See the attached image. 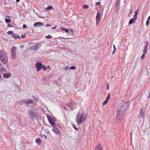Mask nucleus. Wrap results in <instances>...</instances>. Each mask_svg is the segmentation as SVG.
Wrapping results in <instances>:
<instances>
[{
	"label": "nucleus",
	"instance_id": "nucleus-52",
	"mask_svg": "<svg viewBox=\"0 0 150 150\" xmlns=\"http://www.w3.org/2000/svg\"><path fill=\"white\" fill-rule=\"evenodd\" d=\"M56 28V27L55 26V27H53L52 28V29L53 30V29H55Z\"/></svg>",
	"mask_w": 150,
	"mask_h": 150
},
{
	"label": "nucleus",
	"instance_id": "nucleus-47",
	"mask_svg": "<svg viewBox=\"0 0 150 150\" xmlns=\"http://www.w3.org/2000/svg\"><path fill=\"white\" fill-rule=\"evenodd\" d=\"M67 105H68L69 107H71V105L70 103H67Z\"/></svg>",
	"mask_w": 150,
	"mask_h": 150
},
{
	"label": "nucleus",
	"instance_id": "nucleus-31",
	"mask_svg": "<svg viewBox=\"0 0 150 150\" xmlns=\"http://www.w3.org/2000/svg\"><path fill=\"white\" fill-rule=\"evenodd\" d=\"M113 47H114V50L112 53V54H114L115 53V50H116V48L115 47V45H113Z\"/></svg>",
	"mask_w": 150,
	"mask_h": 150
},
{
	"label": "nucleus",
	"instance_id": "nucleus-62",
	"mask_svg": "<svg viewBox=\"0 0 150 150\" xmlns=\"http://www.w3.org/2000/svg\"><path fill=\"white\" fill-rule=\"evenodd\" d=\"M8 67V65H7L6 67H6Z\"/></svg>",
	"mask_w": 150,
	"mask_h": 150
},
{
	"label": "nucleus",
	"instance_id": "nucleus-55",
	"mask_svg": "<svg viewBox=\"0 0 150 150\" xmlns=\"http://www.w3.org/2000/svg\"><path fill=\"white\" fill-rule=\"evenodd\" d=\"M23 46H24L23 45H20V47L21 48H23Z\"/></svg>",
	"mask_w": 150,
	"mask_h": 150
},
{
	"label": "nucleus",
	"instance_id": "nucleus-24",
	"mask_svg": "<svg viewBox=\"0 0 150 150\" xmlns=\"http://www.w3.org/2000/svg\"><path fill=\"white\" fill-rule=\"evenodd\" d=\"M148 47L145 46L143 50V53L144 54H146L147 52Z\"/></svg>",
	"mask_w": 150,
	"mask_h": 150
},
{
	"label": "nucleus",
	"instance_id": "nucleus-32",
	"mask_svg": "<svg viewBox=\"0 0 150 150\" xmlns=\"http://www.w3.org/2000/svg\"><path fill=\"white\" fill-rule=\"evenodd\" d=\"M88 6L87 5H84L83 6V8L84 9H86L88 8Z\"/></svg>",
	"mask_w": 150,
	"mask_h": 150
},
{
	"label": "nucleus",
	"instance_id": "nucleus-19",
	"mask_svg": "<svg viewBox=\"0 0 150 150\" xmlns=\"http://www.w3.org/2000/svg\"><path fill=\"white\" fill-rule=\"evenodd\" d=\"M13 36H12V37H13L15 39H16L18 38H20V36H19L18 35H16L14 33V35Z\"/></svg>",
	"mask_w": 150,
	"mask_h": 150
},
{
	"label": "nucleus",
	"instance_id": "nucleus-3",
	"mask_svg": "<svg viewBox=\"0 0 150 150\" xmlns=\"http://www.w3.org/2000/svg\"><path fill=\"white\" fill-rule=\"evenodd\" d=\"M0 61L3 64H6L8 62L6 53L3 50L0 51Z\"/></svg>",
	"mask_w": 150,
	"mask_h": 150
},
{
	"label": "nucleus",
	"instance_id": "nucleus-7",
	"mask_svg": "<svg viewBox=\"0 0 150 150\" xmlns=\"http://www.w3.org/2000/svg\"><path fill=\"white\" fill-rule=\"evenodd\" d=\"M54 128L52 129V130L55 133L58 134H60L61 133V132L59 130L57 127H54Z\"/></svg>",
	"mask_w": 150,
	"mask_h": 150
},
{
	"label": "nucleus",
	"instance_id": "nucleus-43",
	"mask_svg": "<svg viewBox=\"0 0 150 150\" xmlns=\"http://www.w3.org/2000/svg\"><path fill=\"white\" fill-rule=\"evenodd\" d=\"M100 4V2H97L96 4V6H98Z\"/></svg>",
	"mask_w": 150,
	"mask_h": 150
},
{
	"label": "nucleus",
	"instance_id": "nucleus-18",
	"mask_svg": "<svg viewBox=\"0 0 150 150\" xmlns=\"http://www.w3.org/2000/svg\"><path fill=\"white\" fill-rule=\"evenodd\" d=\"M33 100L30 99H27L26 101V104L28 105L30 103H33Z\"/></svg>",
	"mask_w": 150,
	"mask_h": 150
},
{
	"label": "nucleus",
	"instance_id": "nucleus-1",
	"mask_svg": "<svg viewBox=\"0 0 150 150\" xmlns=\"http://www.w3.org/2000/svg\"><path fill=\"white\" fill-rule=\"evenodd\" d=\"M129 103L127 102H123L118 105L117 109L116 119L119 121L122 118V114L127 109Z\"/></svg>",
	"mask_w": 150,
	"mask_h": 150
},
{
	"label": "nucleus",
	"instance_id": "nucleus-27",
	"mask_svg": "<svg viewBox=\"0 0 150 150\" xmlns=\"http://www.w3.org/2000/svg\"><path fill=\"white\" fill-rule=\"evenodd\" d=\"M110 94L109 93H108V95L107 98H106L105 100H107V101H108L110 98Z\"/></svg>",
	"mask_w": 150,
	"mask_h": 150
},
{
	"label": "nucleus",
	"instance_id": "nucleus-39",
	"mask_svg": "<svg viewBox=\"0 0 150 150\" xmlns=\"http://www.w3.org/2000/svg\"><path fill=\"white\" fill-rule=\"evenodd\" d=\"M42 68H43V69H44V70H45V71L46 70V69H47V68L43 65V66H42Z\"/></svg>",
	"mask_w": 150,
	"mask_h": 150
},
{
	"label": "nucleus",
	"instance_id": "nucleus-40",
	"mask_svg": "<svg viewBox=\"0 0 150 150\" xmlns=\"http://www.w3.org/2000/svg\"><path fill=\"white\" fill-rule=\"evenodd\" d=\"M149 20L147 19L146 22V26L148 25H149Z\"/></svg>",
	"mask_w": 150,
	"mask_h": 150
},
{
	"label": "nucleus",
	"instance_id": "nucleus-8",
	"mask_svg": "<svg viewBox=\"0 0 150 150\" xmlns=\"http://www.w3.org/2000/svg\"><path fill=\"white\" fill-rule=\"evenodd\" d=\"M48 121L50 124L53 127H55V123L53 120L51 118L48 117Z\"/></svg>",
	"mask_w": 150,
	"mask_h": 150
},
{
	"label": "nucleus",
	"instance_id": "nucleus-59",
	"mask_svg": "<svg viewBox=\"0 0 150 150\" xmlns=\"http://www.w3.org/2000/svg\"><path fill=\"white\" fill-rule=\"evenodd\" d=\"M47 133H48V134H49L50 133V131L48 130V132H47Z\"/></svg>",
	"mask_w": 150,
	"mask_h": 150
},
{
	"label": "nucleus",
	"instance_id": "nucleus-30",
	"mask_svg": "<svg viewBox=\"0 0 150 150\" xmlns=\"http://www.w3.org/2000/svg\"><path fill=\"white\" fill-rule=\"evenodd\" d=\"M52 36H51L50 35H48L46 36H45V38H47V39L51 38H52Z\"/></svg>",
	"mask_w": 150,
	"mask_h": 150
},
{
	"label": "nucleus",
	"instance_id": "nucleus-60",
	"mask_svg": "<svg viewBox=\"0 0 150 150\" xmlns=\"http://www.w3.org/2000/svg\"><path fill=\"white\" fill-rule=\"evenodd\" d=\"M132 10H131L129 12V13H132Z\"/></svg>",
	"mask_w": 150,
	"mask_h": 150
},
{
	"label": "nucleus",
	"instance_id": "nucleus-5",
	"mask_svg": "<svg viewBox=\"0 0 150 150\" xmlns=\"http://www.w3.org/2000/svg\"><path fill=\"white\" fill-rule=\"evenodd\" d=\"M28 114L31 117V118L38 116L37 113L35 112L33 110L29 109L28 112Z\"/></svg>",
	"mask_w": 150,
	"mask_h": 150
},
{
	"label": "nucleus",
	"instance_id": "nucleus-36",
	"mask_svg": "<svg viewBox=\"0 0 150 150\" xmlns=\"http://www.w3.org/2000/svg\"><path fill=\"white\" fill-rule=\"evenodd\" d=\"M139 9H137V10H136V11H135V15H137V16L138 15V13H139Z\"/></svg>",
	"mask_w": 150,
	"mask_h": 150
},
{
	"label": "nucleus",
	"instance_id": "nucleus-22",
	"mask_svg": "<svg viewBox=\"0 0 150 150\" xmlns=\"http://www.w3.org/2000/svg\"><path fill=\"white\" fill-rule=\"evenodd\" d=\"M53 8V7L52 6H49L47 7H46L45 8V10L46 11H48L50 9H52Z\"/></svg>",
	"mask_w": 150,
	"mask_h": 150
},
{
	"label": "nucleus",
	"instance_id": "nucleus-48",
	"mask_svg": "<svg viewBox=\"0 0 150 150\" xmlns=\"http://www.w3.org/2000/svg\"><path fill=\"white\" fill-rule=\"evenodd\" d=\"M2 64H1L0 63V69H2Z\"/></svg>",
	"mask_w": 150,
	"mask_h": 150
},
{
	"label": "nucleus",
	"instance_id": "nucleus-17",
	"mask_svg": "<svg viewBox=\"0 0 150 150\" xmlns=\"http://www.w3.org/2000/svg\"><path fill=\"white\" fill-rule=\"evenodd\" d=\"M136 20H135L134 18H132L131 19L129 22V24H130L133 23L135 22L136 21Z\"/></svg>",
	"mask_w": 150,
	"mask_h": 150
},
{
	"label": "nucleus",
	"instance_id": "nucleus-64",
	"mask_svg": "<svg viewBox=\"0 0 150 150\" xmlns=\"http://www.w3.org/2000/svg\"><path fill=\"white\" fill-rule=\"evenodd\" d=\"M30 44H31V43H28V44H29V45H30Z\"/></svg>",
	"mask_w": 150,
	"mask_h": 150
},
{
	"label": "nucleus",
	"instance_id": "nucleus-37",
	"mask_svg": "<svg viewBox=\"0 0 150 150\" xmlns=\"http://www.w3.org/2000/svg\"><path fill=\"white\" fill-rule=\"evenodd\" d=\"M146 54H144V53L142 54V55L141 57V59H144L145 57V55Z\"/></svg>",
	"mask_w": 150,
	"mask_h": 150
},
{
	"label": "nucleus",
	"instance_id": "nucleus-10",
	"mask_svg": "<svg viewBox=\"0 0 150 150\" xmlns=\"http://www.w3.org/2000/svg\"><path fill=\"white\" fill-rule=\"evenodd\" d=\"M145 114L144 113V111L143 110V109L142 108H141V111L140 112V113L139 115V116L141 117L142 118H143L144 117Z\"/></svg>",
	"mask_w": 150,
	"mask_h": 150
},
{
	"label": "nucleus",
	"instance_id": "nucleus-9",
	"mask_svg": "<svg viewBox=\"0 0 150 150\" xmlns=\"http://www.w3.org/2000/svg\"><path fill=\"white\" fill-rule=\"evenodd\" d=\"M39 44L38 43L35 45L33 46H32V47H31L30 49V50H36L38 49L39 47Z\"/></svg>",
	"mask_w": 150,
	"mask_h": 150
},
{
	"label": "nucleus",
	"instance_id": "nucleus-33",
	"mask_svg": "<svg viewBox=\"0 0 150 150\" xmlns=\"http://www.w3.org/2000/svg\"><path fill=\"white\" fill-rule=\"evenodd\" d=\"M69 69V67L68 66H67V67H65L64 68V70H68Z\"/></svg>",
	"mask_w": 150,
	"mask_h": 150
},
{
	"label": "nucleus",
	"instance_id": "nucleus-6",
	"mask_svg": "<svg viewBox=\"0 0 150 150\" xmlns=\"http://www.w3.org/2000/svg\"><path fill=\"white\" fill-rule=\"evenodd\" d=\"M43 65L40 62H37L35 64V67L38 71H39L42 69V67Z\"/></svg>",
	"mask_w": 150,
	"mask_h": 150
},
{
	"label": "nucleus",
	"instance_id": "nucleus-34",
	"mask_svg": "<svg viewBox=\"0 0 150 150\" xmlns=\"http://www.w3.org/2000/svg\"><path fill=\"white\" fill-rule=\"evenodd\" d=\"M148 41L147 40H146L145 42V43L146 44L145 46L147 47H148Z\"/></svg>",
	"mask_w": 150,
	"mask_h": 150
},
{
	"label": "nucleus",
	"instance_id": "nucleus-63",
	"mask_svg": "<svg viewBox=\"0 0 150 150\" xmlns=\"http://www.w3.org/2000/svg\"><path fill=\"white\" fill-rule=\"evenodd\" d=\"M64 109H67H67L66 108V107H64Z\"/></svg>",
	"mask_w": 150,
	"mask_h": 150
},
{
	"label": "nucleus",
	"instance_id": "nucleus-21",
	"mask_svg": "<svg viewBox=\"0 0 150 150\" xmlns=\"http://www.w3.org/2000/svg\"><path fill=\"white\" fill-rule=\"evenodd\" d=\"M61 30L62 31H64L66 33H68L69 32V30L68 29L62 28L61 29Z\"/></svg>",
	"mask_w": 150,
	"mask_h": 150
},
{
	"label": "nucleus",
	"instance_id": "nucleus-45",
	"mask_svg": "<svg viewBox=\"0 0 150 150\" xmlns=\"http://www.w3.org/2000/svg\"><path fill=\"white\" fill-rule=\"evenodd\" d=\"M23 27L24 28H27V26L25 24H23Z\"/></svg>",
	"mask_w": 150,
	"mask_h": 150
},
{
	"label": "nucleus",
	"instance_id": "nucleus-35",
	"mask_svg": "<svg viewBox=\"0 0 150 150\" xmlns=\"http://www.w3.org/2000/svg\"><path fill=\"white\" fill-rule=\"evenodd\" d=\"M32 97L33 98H34L35 99V100L36 101V102L38 101V98L35 97V96H32Z\"/></svg>",
	"mask_w": 150,
	"mask_h": 150
},
{
	"label": "nucleus",
	"instance_id": "nucleus-56",
	"mask_svg": "<svg viewBox=\"0 0 150 150\" xmlns=\"http://www.w3.org/2000/svg\"><path fill=\"white\" fill-rule=\"evenodd\" d=\"M148 20H150V16H149L148 18Z\"/></svg>",
	"mask_w": 150,
	"mask_h": 150
},
{
	"label": "nucleus",
	"instance_id": "nucleus-38",
	"mask_svg": "<svg viewBox=\"0 0 150 150\" xmlns=\"http://www.w3.org/2000/svg\"><path fill=\"white\" fill-rule=\"evenodd\" d=\"M100 21V20H96V24L97 25L99 24V22Z\"/></svg>",
	"mask_w": 150,
	"mask_h": 150
},
{
	"label": "nucleus",
	"instance_id": "nucleus-2",
	"mask_svg": "<svg viewBox=\"0 0 150 150\" xmlns=\"http://www.w3.org/2000/svg\"><path fill=\"white\" fill-rule=\"evenodd\" d=\"M86 118V117L83 114V113L81 114L79 112L77 115L76 120L78 125H79L85 120Z\"/></svg>",
	"mask_w": 150,
	"mask_h": 150
},
{
	"label": "nucleus",
	"instance_id": "nucleus-53",
	"mask_svg": "<svg viewBox=\"0 0 150 150\" xmlns=\"http://www.w3.org/2000/svg\"><path fill=\"white\" fill-rule=\"evenodd\" d=\"M20 0H16V2L18 3L20 1Z\"/></svg>",
	"mask_w": 150,
	"mask_h": 150
},
{
	"label": "nucleus",
	"instance_id": "nucleus-23",
	"mask_svg": "<svg viewBox=\"0 0 150 150\" xmlns=\"http://www.w3.org/2000/svg\"><path fill=\"white\" fill-rule=\"evenodd\" d=\"M7 34L8 35H11L12 37L13 36L14 33L12 31H9L7 33Z\"/></svg>",
	"mask_w": 150,
	"mask_h": 150
},
{
	"label": "nucleus",
	"instance_id": "nucleus-14",
	"mask_svg": "<svg viewBox=\"0 0 150 150\" xmlns=\"http://www.w3.org/2000/svg\"><path fill=\"white\" fill-rule=\"evenodd\" d=\"M96 20H101L100 14L99 12L97 13Z\"/></svg>",
	"mask_w": 150,
	"mask_h": 150
},
{
	"label": "nucleus",
	"instance_id": "nucleus-29",
	"mask_svg": "<svg viewBox=\"0 0 150 150\" xmlns=\"http://www.w3.org/2000/svg\"><path fill=\"white\" fill-rule=\"evenodd\" d=\"M108 102V101H107V100H105L103 102V103L102 104L103 105H104L106 104H107V103Z\"/></svg>",
	"mask_w": 150,
	"mask_h": 150
},
{
	"label": "nucleus",
	"instance_id": "nucleus-50",
	"mask_svg": "<svg viewBox=\"0 0 150 150\" xmlns=\"http://www.w3.org/2000/svg\"><path fill=\"white\" fill-rule=\"evenodd\" d=\"M107 90H108L109 89V86L108 85L107 86Z\"/></svg>",
	"mask_w": 150,
	"mask_h": 150
},
{
	"label": "nucleus",
	"instance_id": "nucleus-13",
	"mask_svg": "<svg viewBox=\"0 0 150 150\" xmlns=\"http://www.w3.org/2000/svg\"><path fill=\"white\" fill-rule=\"evenodd\" d=\"M96 150H103L102 147L100 144H99L98 145L96 149Z\"/></svg>",
	"mask_w": 150,
	"mask_h": 150
},
{
	"label": "nucleus",
	"instance_id": "nucleus-41",
	"mask_svg": "<svg viewBox=\"0 0 150 150\" xmlns=\"http://www.w3.org/2000/svg\"><path fill=\"white\" fill-rule=\"evenodd\" d=\"M137 15H136L135 14L133 16V18L135 19V20H137Z\"/></svg>",
	"mask_w": 150,
	"mask_h": 150
},
{
	"label": "nucleus",
	"instance_id": "nucleus-61",
	"mask_svg": "<svg viewBox=\"0 0 150 150\" xmlns=\"http://www.w3.org/2000/svg\"><path fill=\"white\" fill-rule=\"evenodd\" d=\"M121 0H117V1H120Z\"/></svg>",
	"mask_w": 150,
	"mask_h": 150
},
{
	"label": "nucleus",
	"instance_id": "nucleus-15",
	"mask_svg": "<svg viewBox=\"0 0 150 150\" xmlns=\"http://www.w3.org/2000/svg\"><path fill=\"white\" fill-rule=\"evenodd\" d=\"M11 76V74L10 73H5L3 74V77L4 78H8Z\"/></svg>",
	"mask_w": 150,
	"mask_h": 150
},
{
	"label": "nucleus",
	"instance_id": "nucleus-28",
	"mask_svg": "<svg viewBox=\"0 0 150 150\" xmlns=\"http://www.w3.org/2000/svg\"><path fill=\"white\" fill-rule=\"evenodd\" d=\"M76 69V67L75 66H72L70 67L69 68V69H73V70H74L75 69Z\"/></svg>",
	"mask_w": 150,
	"mask_h": 150
},
{
	"label": "nucleus",
	"instance_id": "nucleus-12",
	"mask_svg": "<svg viewBox=\"0 0 150 150\" xmlns=\"http://www.w3.org/2000/svg\"><path fill=\"white\" fill-rule=\"evenodd\" d=\"M120 1H117V2L116 5L115 7L116 8V11L117 12L119 11L120 6Z\"/></svg>",
	"mask_w": 150,
	"mask_h": 150
},
{
	"label": "nucleus",
	"instance_id": "nucleus-51",
	"mask_svg": "<svg viewBox=\"0 0 150 150\" xmlns=\"http://www.w3.org/2000/svg\"><path fill=\"white\" fill-rule=\"evenodd\" d=\"M8 27H11L12 26L11 25H10L9 24H8Z\"/></svg>",
	"mask_w": 150,
	"mask_h": 150
},
{
	"label": "nucleus",
	"instance_id": "nucleus-4",
	"mask_svg": "<svg viewBox=\"0 0 150 150\" xmlns=\"http://www.w3.org/2000/svg\"><path fill=\"white\" fill-rule=\"evenodd\" d=\"M16 47L15 46H12L11 50V57L13 59H15L16 58Z\"/></svg>",
	"mask_w": 150,
	"mask_h": 150
},
{
	"label": "nucleus",
	"instance_id": "nucleus-44",
	"mask_svg": "<svg viewBox=\"0 0 150 150\" xmlns=\"http://www.w3.org/2000/svg\"><path fill=\"white\" fill-rule=\"evenodd\" d=\"M26 101H27V100H22V101H21V103H22L23 102V103H25L26 104Z\"/></svg>",
	"mask_w": 150,
	"mask_h": 150
},
{
	"label": "nucleus",
	"instance_id": "nucleus-54",
	"mask_svg": "<svg viewBox=\"0 0 150 150\" xmlns=\"http://www.w3.org/2000/svg\"><path fill=\"white\" fill-rule=\"evenodd\" d=\"M46 68L47 69H49L50 68V66L49 65H48Z\"/></svg>",
	"mask_w": 150,
	"mask_h": 150
},
{
	"label": "nucleus",
	"instance_id": "nucleus-11",
	"mask_svg": "<svg viewBox=\"0 0 150 150\" xmlns=\"http://www.w3.org/2000/svg\"><path fill=\"white\" fill-rule=\"evenodd\" d=\"M44 24L41 22H35L34 23V26L36 27V26H40L42 25H43Z\"/></svg>",
	"mask_w": 150,
	"mask_h": 150
},
{
	"label": "nucleus",
	"instance_id": "nucleus-49",
	"mask_svg": "<svg viewBox=\"0 0 150 150\" xmlns=\"http://www.w3.org/2000/svg\"><path fill=\"white\" fill-rule=\"evenodd\" d=\"M51 25L49 24H46V26L47 27H48L49 26H51Z\"/></svg>",
	"mask_w": 150,
	"mask_h": 150
},
{
	"label": "nucleus",
	"instance_id": "nucleus-26",
	"mask_svg": "<svg viewBox=\"0 0 150 150\" xmlns=\"http://www.w3.org/2000/svg\"><path fill=\"white\" fill-rule=\"evenodd\" d=\"M41 136L43 139H45L47 138V137L45 134H43L42 135H41Z\"/></svg>",
	"mask_w": 150,
	"mask_h": 150
},
{
	"label": "nucleus",
	"instance_id": "nucleus-58",
	"mask_svg": "<svg viewBox=\"0 0 150 150\" xmlns=\"http://www.w3.org/2000/svg\"><path fill=\"white\" fill-rule=\"evenodd\" d=\"M150 98V93H149V96L148 97V98L149 99Z\"/></svg>",
	"mask_w": 150,
	"mask_h": 150
},
{
	"label": "nucleus",
	"instance_id": "nucleus-46",
	"mask_svg": "<svg viewBox=\"0 0 150 150\" xmlns=\"http://www.w3.org/2000/svg\"><path fill=\"white\" fill-rule=\"evenodd\" d=\"M74 129L76 130H77V131H78L79 130V129L77 128H76V127H75V126H74Z\"/></svg>",
	"mask_w": 150,
	"mask_h": 150
},
{
	"label": "nucleus",
	"instance_id": "nucleus-57",
	"mask_svg": "<svg viewBox=\"0 0 150 150\" xmlns=\"http://www.w3.org/2000/svg\"><path fill=\"white\" fill-rule=\"evenodd\" d=\"M2 70H3V71H5V69H4V68H2Z\"/></svg>",
	"mask_w": 150,
	"mask_h": 150
},
{
	"label": "nucleus",
	"instance_id": "nucleus-20",
	"mask_svg": "<svg viewBox=\"0 0 150 150\" xmlns=\"http://www.w3.org/2000/svg\"><path fill=\"white\" fill-rule=\"evenodd\" d=\"M35 142L38 144H40L41 142V139L40 138H39L38 139H35Z\"/></svg>",
	"mask_w": 150,
	"mask_h": 150
},
{
	"label": "nucleus",
	"instance_id": "nucleus-25",
	"mask_svg": "<svg viewBox=\"0 0 150 150\" xmlns=\"http://www.w3.org/2000/svg\"><path fill=\"white\" fill-rule=\"evenodd\" d=\"M5 20L6 23H9L11 21V20L9 18H6Z\"/></svg>",
	"mask_w": 150,
	"mask_h": 150
},
{
	"label": "nucleus",
	"instance_id": "nucleus-16",
	"mask_svg": "<svg viewBox=\"0 0 150 150\" xmlns=\"http://www.w3.org/2000/svg\"><path fill=\"white\" fill-rule=\"evenodd\" d=\"M70 104L71 107H69L72 110H74L75 108L74 107L75 106L74 105L75 104V103L74 102H71L70 103Z\"/></svg>",
	"mask_w": 150,
	"mask_h": 150
},
{
	"label": "nucleus",
	"instance_id": "nucleus-42",
	"mask_svg": "<svg viewBox=\"0 0 150 150\" xmlns=\"http://www.w3.org/2000/svg\"><path fill=\"white\" fill-rule=\"evenodd\" d=\"M26 34H24V35H21V38H25L26 36Z\"/></svg>",
	"mask_w": 150,
	"mask_h": 150
}]
</instances>
